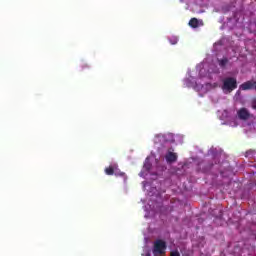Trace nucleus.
Returning a JSON list of instances; mask_svg holds the SVG:
<instances>
[{
  "instance_id": "obj_7",
  "label": "nucleus",
  "mask_w": 256,
  "mask_h": 256,
  "mask_svg": "<svg viewBox=\"0 0 256 256\" xmlns=\"http://www.w3.org/2000/svg\"><path fill=\"white\" fill-rule=\"evenodd\" d=\"M189 25L193 29H197V27H199V20L197 18H191L189 21Z\"/></svg>"
},
{
  "instance_id": "obj_2",
  "label": "nucleus",
  "mask_w": 256,
  "mask_h": 256,
  "mask_svg": "<svg viewBox=\"0 0 256 256\" xmlns=\"http://www.w3.org/2000/svg\"><path fill=\"white\" fill-rule=\"evenodd\" d=\"M222 89L223 91H227L228 93L235 91V89H237V79L233 77L225 78L223 80Z\"/></svg>"
},
{
  "instance_id": "obj_9",
  "label": "nucleus",
  "mask_w": 256,
  "mask_h": 256,
  "mask_svg": "<svg viewBox=\"0 0 256 256\" xmlns=\"http://www.w3.org/2000/svg\"><path fill=\"white\" fill-rule=\"evenodd\" d=\"M218 63H219V65H220V67H226L227 66V64L229 63V59H227V58H223V59H221V60H218Z\"/></svg>"
},
{
  "instance_id": "obj_13",
  "label": "nucleus",
  "mask_w": 256,
  "mask_h": 256,
  "mask_svg": "<svg viewBox=\"0 0 256 256\" xmlns=\"http://www.w3.org/2000/svg\"><path fill=\"white\" fill-rule=\"evenodd\" d=\"M177 41H178L177 38H173V40L170 41V43H171V45H177Z\"/></svg>"
},
{
  "instance_id": "obj_11",
  "label": "nucleus",
  "mask_w": 256,
  "mask_h": 256,
  "mask_svg": "<svg viewBox=\"0 0 256 256\" xmlns=\"http://www.w3.org/2000/svg\"><path fill=\"white\" fill-rule=\"evenodd\" d=\"M253 155H256V152L253 150H249L246 152V157H253Z\"/></svg>"
},
{
  "instance_id": "obj_4",
  "label": "nucleus",
  "mask_w": 256,
  "mask_h": 256,
  "mask_svg": "<svg viewBox=\"0 0 256 256\" xmlns=\"http://www.w3.org/2000/svg\"><path fill=\"white\" fill-rule=\"evenodd\" d=\"M238 117L242 121H247V119H249V117H250L249 111L246 108H241L238 111Z\"/></svg>"
},
{
  "instance_id": "obj_12",
  "label": "nucleus",
  "mask_w": 256,
  "mask_h": 256,
  "mask_svg": "<svg viewBox=\"0 0 256 256\" xmlns=\"http://www.w3.org/2000/svg\"><path fill=\"white\" fill-rule=\"evenodd\" d=\"M252 109H256V98L251 101Z\"/></svg>"
},
{
  "instance_id": "obj_1",
  "label": "nucleus",
  "mask_w": 256,
  "mask_h": 256,
  "mask_svg": "<svg viewBox=\"0 0 256 256\" xmlns=\"http://www.w3.org/2000/svg\"><path fill=\"white\" fill-rule=\"evenodd\" d=\"M152 253L154 256H163L167 253V243L158 239L154 242Z\"/></svg>"
},
{
  "instance_id": "obj_6",
  "label": "nucleus",
  "mask_w": 256,
  "mask_h": 256,
  "mask_svg": "<svg viewBox=\"0 0 256 256\" xmlns=\"http://www.w3.org/2000/svg\"><path fill=\"white\" fill-rule=\"evenodd\" d=\"M117 169V165L116 164H114L113 166H109V167H107V168H105V173L107 174V175H115V170Z\"/></svg>"
},
{
  "instance_id": "obj_5",
  "label": "nucleus",
  "mask_w": 256,
  "mask_h": 256,
  "mask_svg": "<svg viewBox=\"0 0 256 256\" xmlns=\"http://www.w3.org/2000/svg\"><path fill=\"white\" fill-rule=\"evenodd\" d=\"M165 159L167 163H175V161H177V153L168 151L166 153Z\"/></svg>"
},
{
  "instance_id": "obj_14",
  "label": "nucleus",
  "mask_w": 256,
  "mask_h": 256,
  "mask_svg": "<svg viewBox=\"0 0 256 256\" xmlns=\"http://www.w3.org/2000/svg\"><path fill=\"white\" fill-rule=\"evenodd\" d=\"M81 67H82V69H86L87 67H89V65H87V64H85V63H82V64H81Z\"/></svg>"
},
{
  "instance_id": "obj_3",
  "label": "nucleus",
  "mask_w": 256,
  "mask_h": 256,
  "mask_svg": "<svg viewBox=\"0 0 256 256\" xmlns=\"http://www.w3.org/2000/svg\"><path fill=\"white\" fill-rule=\"evenodd\" d=\"M256 82L255 81H247L240 85V89L242 91H249L251 89H255Z\"/></svg>"
},
{
  "instance_id": "obj_8",
  "label": "nucleus",
  "mask_w": 256,
  "mask_h": 256,
  "mask_svg": "<svg viewBox=\"0 0 256 256\" xmlns=\"http://www.w3.org/2000/svg\"><path fill=\"white\" fill-rule=\"evenodd\" d=\"M151 167H153V165L149 161V158H146V160L144 162V166H143L144 170L145 171H151Z\"/></svg>"
},
{
  "instance_id": "obj_10",
  "label": "nucleus",
  "mask_w": 256,
  "mask_h": 256,
  "mask_svg": "<svg viewBox=\"0 0 256 256\" xmlns=\"http://www.w3.org/2000/svg\"><path fill=\"white\" fill-rule=\"evenodd\" d=\"M114 175L116 177H125V172H119V171H117V168H116L114 171Z\"/></svg>"
}]
</instances>
